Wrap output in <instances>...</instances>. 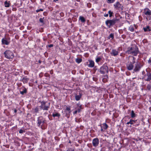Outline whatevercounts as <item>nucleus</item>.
I'll return each instance as SVG.
<instances>
[{"mask_svg": "<svg viewBox=\"0 0 151 151\" xmlns=\"http://www.w3.org/2000/svg\"><path fill=\"white\" fill-rule=\"evenodd\" d=\"M129 62L126 64V67L129 70H133V73L139 72L143 66L142 64L139 62H136V58L132 56H129Z\"/></svg>", "mask_w": 151, "mask_h": 151, "instance_id": "f257e3e1", "label": "nucleus"}, {"mask_svg": "<svg viewBox=\"0 0 151 151\" xmlns=\"http://www.w3.org/2000/svg\"><path fill=\"white\" fill-rule=\"evenodd\" d=\"M139 52L138 48L137 46L135 45H132L129 47L126 52V53L128 54L132 55L134 56H137Z\"/></svg>", "mask_w": 151, "mask_h": 151, "instance_id": "f03ea898", "label": "nucleus"}, {"mask_svg": "<svg viewBox=\"0 0 151 151\" xmlns=\"http://www.w3.org/2000/svg\"><path fill=\"white\" fill-rule=\"evenodd\" d=\"M119 22V19L115 18L112 19H108L105 21L106 25L110 28L116 23H118Z\"/></svg>", "mask_w": 151, "mask_h": 151, "instance_id": "7ed1b4c3", "label": "nucleus"}, {"mask_svg": "<svg viewBox=\"0 0 151 151\" xmlns=\"http://www.w3.org/2000/svg\"><path fill=\"white\" fill-rule=\"evenodd\" d=\"M5 57L7 59H10L14 57L13 53L10 50H7L4 52Z\"/></svg>", "mask_w": 151, "mask_h": 151, "instance_id": "20e7f679", "label": "nucleus"}, {"mask_svg": "<svg viewBox=\"0 0 151 151\" xmlns=\"http://www.w3.org/2000/svg\"><path fill=\"white\" fill-rule=\"evenodd\" d=\"M99 72L101 74H104L108 72V67L105 64L103 65L100 68Z\"/></svg>", "mask_w": 151, "mask_h": 151, "instance_id": "39448f33", "label": "nucleus"}, {"mask_svg": "<svg viewBox=\"0 0 151 151\" xmlns=\"http://www.w3.org/2000/svg\"><path fill=\"white\" fill-rule=\"evenodd\" d=\"M11 40L10 37H5L1 40L2 45H8L10 43Z\"/></svg>", "mask_w": 151, "mask_h": 151, "instance_id": "423d86ee", "label": "nucleus"}, {"mask_svg": "<svg viewBox=\"0 0 151 151\" xmlns=\"http://www.w3.org/2000/svg\"><path fill=\"white\" fill-rule=\"evenodd\" d=\"M114 6V9L116 10L121 11L123 10V6L118 1L115 3Z\"/></svg>", "mask_w": 151, "mask_h": 151, "instance_id": "0eeeda50", "label": "nucleus"}, {"mask_svg": "<svg viewBox=\"0 0 151 151\" xmlns=\"http://www.w3.org/2000/svg\"><path fill=\"white\" fill-rule=\"evenodd\" d=\"M46 102L42 101L41 102V105L40 106L41 108L44 110H48L50 107L46 105Z\"/></svg>", "mask_w": 151, "mask_h": 151, "instance_id": "6e6552de", "label": "nucleus"}, {"mask_svg": "<svg viewBox=\"0 0 151 151\" xmlns=\"http://www.w3.org/2000/svg\"><path fill=\"white\" fill-rule=\"evenodd\" d=\"M143 12L147 17L151 16V11L148 8L144 9Z\"/></svg>", "mask_w": 151, "mask_h": 151, "instance_id": "1a4fd4ad", "label": "nucleus"}, {"mask_svg": "<svg viewBox=\"0 0 151 151\" xmlns=\"http://www.w3.org/2000/svg\"><path fill=\"white\" fill-rule=\"evenodd\" d=\"M92 143L93 146L96 147L99 144V140L97 138L93 139V140Z\"/></svg>", "mask_w": 151, "mask_h": 151, "instance_id": "9d476101", "label": "nucleus"}, {"mask_svg": "<svg viewBox=\"0 0 151 151\" xmlns=\"http://www.w3.org/2000/svg\"><path fill=\"white\" fill-rule=\"evenodd\" d=\"M119 52V50H116V49H112L110 52V54L112 55L116 56L118 55Z\"/></svg>", "mask_w": 151, "mask_h": 151, "instance_id": "9b49d317", "label": "nucleus"}, {"mask_svg": "<svg viewBox=\"0 0 151 151\" xmlns=\"http://www.w3.org/2000/svg\"><path fill=\"white\" fill-rule=\"evenodd\" d=\"M147 76V78L145 79V81H150L151 80V73L147 72L146 75L145 76V77Z\"/></svg>", "mask_w": 151, "mask_h": 151, "instance_id": "f8f14e48", "label": "nucleus"}, {"mask_svg": "<svg viewBox=\"0 0 151 151\" xmlns=\"http://www.w3.org/2000/svg\"><path fill=\"white\" fill-rule=\"evenodd\" d=\"M82 96V94L79 93L78 94H76L75 95V99L76 101H78L80 100Z\"/></svg>", "mask_w": 151, "mask_h": 151, "instance_id": "ddd939ff", "label": "nucleus"}, {"mask_svg": "<svg viewBox=\"0 0 151 151\" xmlns=\"http://www.w3.org/2000/svg\"><path fill=\"white\" fill-rule=\"evenodd\" d=\"M89 63L88 64V66L90 68H92L94 65V62L92 60H89Z\"/></svg>", "mask_w": 151, "mask_h": 151, "instance_id": "4468645a", "label": "nucleus"}, {"mask_svg": "<svg viewBox=\"0 0 151 151\" xmlns=\"http://www.w3.org/2000/svg\"><path fill=\"white\" fill-rule=\"evenodd\" d=\"M70 107H67L66 109V110L65 111V112L66 113V116L67 117H68L69 116V114L70 112Z\"/></svg>", "mask_w": 151, "mask_h": 151, "instance_id": "2eb2a0df", "label": "nucleus"}, {"mask_svg": "<svg viewBox=\"0 0 151 151\" xmlns=\"http://www.w3.org/2000/svg\"><path fill=\"white\" fill-rule=\"evenodd\" d=\"M20 93L22 95H24L27 92V90L25 88H20Z\"/></svg>", "mask_w": 151, "mask_h": 151, "instance_id": "dca6fc26", "label": "nucleus"}, {"mask_svg": "<svg viewBox=\"0 0 151 151\" xmlns=\"http://www.w3.org/2000/svg\"><path fill=\"white\" fill-rule=\"evenodd\" d=\"M60 115V114L59 113L55 111H54L52 114V116L54 117H58V118H59Z\"/></svg>", "mask_w": 151, "mask_h": 151, "instance_id": "f3484780", "label": "nucleus"}, {"mask_svg": "<svg viewBox=\"0 0 151 151\" xmlns=\"http://www.w3.org/2000/svg\"><path fill=\"white\" fill-rule=\"evenodd\" d=\"M29 79V78L25 77L22 78V81H23L24 83H27Z\"/></svg>", "mask_w": 151, "mask_h": 151, "instance_id": "a211bd4d", "label": "nucleus"}, {"mask_svg": "<svg viewBox=\"0 0 151 151\" xmlns=\"http://www.w3.org/2000/svg\"><path fill=\"white\" fill-rule=\"evenodd\" d=\"M143 29L145 32H149L151 30L149 26H147L146 27L143 28Z\"/></svg>", "mask_w": 151, "mask_h": 151, "instance_id": "6ab92c4d", "label": "nucleus"}, {"mask_svg": "<svg viewBox=\"0 0 151 151\" xmlns=\"http://www.w3.org/2000/svg\"><path fill=\"white\" fill-rule=\"evenodd\" d=\"M131 117L133 118L137 116V114L134 113L133 110H132L130 114Z\"/></svg>", "mask_w": 151, "mask_h": 151, "instance_id": "aec40b11", "label": "nucleus"}, {"mask_svg": "<svg viewBox=\"0 0 151 151\" xmlns=\"http://www.w3.org/2000/svg\"><path fill=\"white\" fill-rule=\"evenodd\" d=\"M101 128H103L105 129H107L108 127V126L106 123H103L102 124H101Z\"/></svg>", "mask_w": 151, "mask_h": 151, "instance_id": "412c9836", "label": "nucleus"}, {"mask_svg": "<svg viewBox=\"0 0 151 151\" xmlns=\"http://www.w3.org/2000/svg\"><path fill=\"white\" fill-rule=\"evenodd\" d=\"M79 19L81 22H82L84 23L86 22V19L85 18L82 16H80L79 17Z\"/></svg>", "mask_w": 151, "mask_h": 151, "instance_id": "4be33fe9", "label": "nucleus"}, {"mask_svg": "<svg viewBox=\"0 0 151 151\" xmlns=\"http://www.w3.org/2000/svg\"><path fill=\"white\" fill-rule=\"evenodd\" d=\"M33 110L34 113L37 114L38 112V111H39V109L37 107L35 109H33Z\"/></svg>", "mask_w": 151, "mask_h": 151, "instance_id": "5701e85b", "label": "nucleus"}, {"mask_svg": "<svg viewBox=\"0 0 151 151\" xmlns=\"http://www.w3.org/2000/svg\"><path fill=\"white\" fill-rule=\"evenodd\" d=\"M82 61V59L81 58H77L76 59V61L78 63H79Z\"/></svg>", "mask_w": 151, "mask_h": 151, "instance_id": "b1692460", "label": "nucleus"}, {"mask_svg": "<svg viewBox=\"0 0 151 151\" xmlns=\"http://www.w3.org/2000/svg\"><path fill=\"white\" fill-rule=\"evenodd\" d=\"M10 4L7 2V1H6L4 2L5 6L6 7H8L10 6Z\"/></svg>", "mask_w": 151, "mask_h": 151, "instance_id": "393cba45", "label": "nucleus"}, {"mask_svg": "<svg viewBox=\"0 0 151 151\" xmlns=\"http://www.w3.org/2000/svg\"><path fill=\"white\" fill-rule=\"evenodd\" d=\"M115 0H106L108 4H112L114 3Z\"/></svg>", "mask_w": 151, "mask_h": 151, "instance_id": "a878e982", "label": "nucleus"}, {"mask_svg": "<svg viewBox=\"0 0 151 151\" xmlns=\"http://www.w3.org/2000/svg\"><path fill=\"white\" fill-rule=\"evenodd\" d=\"M108 13L109 14V17H111L112 16H113L114 14L113 12L111 10H109V11Z\"/></svg>", "mask_w": 151, "mask_h": 151, "instance_id": "bb28decb", "label": "nucleus"}, {"mask_svg": "<svg viewBox=\"0 0 151 151\" xmlns=\"http://www.w3.org/2000/svg\"><path fill=\"white\" fill-rule=\"evenodd\" d=\"M101 58L100 57H97L96 59V61L97 63H98L101 61Z\"/></svg>", "mask_w": 151, "mask_h": 151, "instance_id": "cd10ccee", "label": "nucleus"}, {"mask_svg": "<svg viewBox=\"0 0 151 151\" xmlns=\"http://www.w3.org/2000/svg\"><path fill=\"white\" fill-rule=\"evenodd\" d=\"M44 123H38V126L39 127H40V126L41 125V128L42 129H45V127H43L42 125Z\"/></svg>", "mask_w": 151, "mask_h": 151, "instance_id": "c85d7f7f", "label": "nucleus"}, {"mask_svg": "<svg viewBox=\"0 0 151 151\" xmlns=\"http://www.w3.org/2000/svg\"><path fill=\"white\" fill-rule=\"evenodd\" d=\"M108 38L109 39L110 38H111L112 39H113L114 38V35L112 33H111L108 37Z\"/></svg>", "mask_w": 151, "mask_h": 151, "instance_id": "c756f323", "label": "nucleus"}, {"mask_svg": "<svg viewBox=\"0 0 151 151\" xmlns=\"http://www.w3.org/2000/svg\"><path fill=\"white\" fill-rule=\"evenodd\" d=\"M151 88V85L149 84L147 85V89L148 90H150Z\"/></svg>", "mask_w": 151, "mask_h": 151, "instance_id": "7c9ffc66", "label": "nucleus"}, {"mask_svg": "<svg viewBox=\"0 0 151 151\" xmlns=\"http://www.w3.org/2000/svg\"><path fill=\"white\" fill-rule=\"evenodd\" d=\"M129 30L131 32H133L134 30V29L133 26H130L129 28Z\"/></svg>", "mask_w": 151, "mask_h": 151, "instance_id": "2f4dec72", "label": "nucleus"}, {"mask_svg": "<svg viewBox=\"0 0 151 151\" xmlns=\"http://www.w3.org/2000/svg\"><path fill=\"white\" fill-rule=\"evenodd\" d=\"M77 108H79L81 109H83V108L82 105H80L79 104H77Z\"/></svg>", "mask_w": 151, "mask_h": 151, "instance_id": "473e14b6", "label": "nucleus"}, {"mask_svg": "<svg viewBox=\"0 0 151 151\" xmlns=\"http://www.w3.org/2000/svg\"><path fill=\"white\" fill-rule=\"evenodd\" d=\"M135 122L134 120L130 119L129 121H128L127 123H131L132 122Z\"/></svg>", "mask_w": 151, "mask_h": 151, "instance_id": "72a5a7b5", "label": "nucleus"}, {"mask_svg": "<svg viewBox=\"0 0 151 151\" xmlns=\"http://www.w3.org/2000/svg\"><path fill=\"white\" fill-rule=\"evenodd\" d=\"M40 18L39 19V21L40 22L42 23H43V22H44L43 18Z\"/></svg>", "mask_w": 151, "mask_h": 151, "instance_id": "f704fd0d", "label": "nucleus"}, {"mask_svg": "<svg viewBox=\"0 0 151 151\" xmlns=\"http://www.w3.org/2000/svg\"><path fill=\"white\" fill-rule=\"evenodd\" d=\"M43 11V9H37L36 10V12H38L40 11Z\"/></svg>", "mask_w": 151, "mask_h": 151, "instance_id": "c9c22d12", "label": "nucleus"}, {"mask_svg": "<svg viewBox=\"0 0 151 151\" xmlns=\"http://www.w3.org/2000/svg\"><path fill=\"white\" fill-rule=\"evenodd\" d=\"M23 132H25L24 130H23L21 129L19 131V133L20 134L23 133Z\"/></svg>", "mask_w": 151, "mask_h": 151, "instance_id": "e433bc0d", "label": "nucleus"}, {"mask_svg": "<svg viewBox=\"0 0 151 151\" xmlns=\"http://www.w3.org/2000/svg\"><path fill=\"white\" fill-rule=\"evenodd\" d=\"M53 46V44H50V45H48V47H52Z\"/></svg>", "mask_w": 151, "mask_h": 151, "instance_id": "4c0bfd02", "label": "nucleus"}, {"mask_svg": "<svg viewBox=\"0 0 151 151\" xmlns=\"http://www.w3.org/2000/svg\"><path fill=\"white\" fill-rule=\"evenodd\" d=\"M81 109H80L79 108H78L77 109H76V110H77L78 112H81Z\"/></svg>", "mask_w": 151, "mask_h": 151, "instance_id": "58836bf2", "label": "nucleus"}, {"mask_svg": "<svg viewBox=\"0 0 151 151\" xmlns=\"http://www.w3.org/2000/svg\"><path fill=\"white\" fill-rule=\"evenodd\" d=\"M148 63H151V58H150L148 61Z\"/></svg>", "mask_w": 151, "mask_h": 151, "instance_id": "ea45409f", "label": "nucleus"}, {"mask_svg": "<svg viewBox=\"0 0 151 151\" xmlns=\"http://www.w3.org/2000/svg\"><path fill=\"white\" fill-rule=\"evenodd\" d=\"M129 119L128 118V116H127V117H125L123 119V122L124 121H125V119Z\"/></svg>", "mask_w": 151, "mask_h": 151, "instance_id": "a19ab883", "label": "nucleus"}, {"mask_svg": "<svg viewBox=\"0 0 151 151\" xmlns=\"http://www.w3.org/2000/svg\"><path fill=\"white\" fill-rule=\"evenodd\" d=\"M78 111L77 110H76H76H75V111L73 112V114H76L78 112Z\"/></svg>", "mask_w": 151, "mask_h": 151, "instance_id": "79ce46f5", "label": "nucleus"}, {"mask_svg": "<svg viewBox=\"0 0 151 151\" xmlns=\"http://www.w3.org/2000/svg\"><path fill=\"white\" fill-rule=\"evenodd\" d=\"M104 16L105 17H107L108 16V14H104Z\"/></svg>", "mask_w": 151, "mask_h": 151, "instance_id": "37998d69", "label": "nucleus"}, {"mask_svg": "<svg viewBox=\"0 0 151 151\" xmlns=\"http://www.w3.org/2000/svg\"><path fill=\"white\" fill-rule=\"evenodd\" d=\"M148 17V19L149 20H150L151 19V16H149L147 17Z\"/></svg>", "mask_w": 151, "mask_h": 151, "instance_id": "c03bdc74", "label": "nucleus"}, {"mask_svg": "<svg viewBox=\"0 0 151 151\" xmlns=\"http://www.w3.org/2000/svg\"><path fill=\"white\" fill-rule=\"evenodd\" d=\"M17 111V110L16 109H15L14 110V112L15 113H16Z\"/></svg>", "mask_w": 151, "mask_h": 151, "instance_id": "a18cd8bd", "label": "nucleus"}, {"mask_svg": "<svg viewBox=\"0 0 151 151\" xmlns=\"http://www.w3.org/2000/svg\"><path fill=\"white\" fill-rule=\"evenodd\" d=\"M39 63H41L42 62V61L40 60L39 61Z\"/></svg>", "mask_w": 151, "mask_h": 151, "instance_id": "49530a36", "label": "nucleus"}, {"mask_svg": "<svg viewBox=\"0 0 151 151\" xmlns=\"http://www.w3.org/2000/svg\"><path fill=\"white\" fill-rule=\"evenodd\" d=\"M58 0H53V1L56 2L57 1H58Z\"/></svg>", "mask_w": 151, "mask_h": 151, "instance_id": "de8ad7c7", "label": "nucleus"}, {"mask_svg": "<svg viewBox=\"0 0 151 151\" xmlns=\"http://www.w3.org/2000/svg\"><path fill=\"white\" fill-rule=\"evenodd\" d=\"M101 131L102 132L103 131V129L102 128H101Z\"/></svg>", "mask_w": 151, "mask_h": 151, "instance_id": "09e8293b", "label": "nucleus"}, {"mask_svg": "<svg viewBox=\"0 0 151 151\" xmlns=\"http://www.w3.org/2000/svg\"><path fill=\"white\" fill-rule=\"evenodd\" d=\"M150 110L151 111V107H150L149 108Z\"/></svg>", "mask_w": 151, "mask_h": 151, "instance_id": "8fccbe9b", "label": "nucleus"}, {"mask_svg": "<svg viewBox=\"0 0 151 151\" xmlns=\"http://www.w3.org/2000/svg\"><path fill=\"white\" fill-rule=\"evenodd\" d=\"M127 22L129 24V22L128 21H127Z\"/></svg>", "mask_w": 151, "mask_h": 151, "instance_id": "3c124183", "label": "nucleus"}, {"mask_svg": "<svg viewBox=\"0 0 151 151\" xmlns=\"http://www.w3.org/2000/svg\"><path fill=\"white\" fill-rule=\"evenodd\" d=\"M129 124V123H127V124ZM130 124H133V123H130Z\"/></svg>", "mask_w": 151, "mask_h": 151, "instance_id": "603ef678", "label": "nucleus"}, {"mask_svg": "<svg viewBox=\"0 0 151 151\" xmlns=\"http://www.w3.org/2000/svg\"><path fill=\"white\" fill-rule=\"evenodd\" d=\"M52 73V72H50V73Z\"/></svg>", "mask_w": 151, "mask_h": 151, "instance_id": "864d4df0", "label": "nucleus"}, {"mask_svg": "<svg viewBox=\"0 0 151 151\" xmlns=\"http://www.w3.org/2000/svg\"><path fill=\"white\" fill-rule=\"evenodd\" d=\"M52 73V72H50V73Z\"/></svg>", "mask_w": 151, "mask_h": 151, "instance_id": "5fc2aeb1", "label": "nucleus"}]
</instances>
